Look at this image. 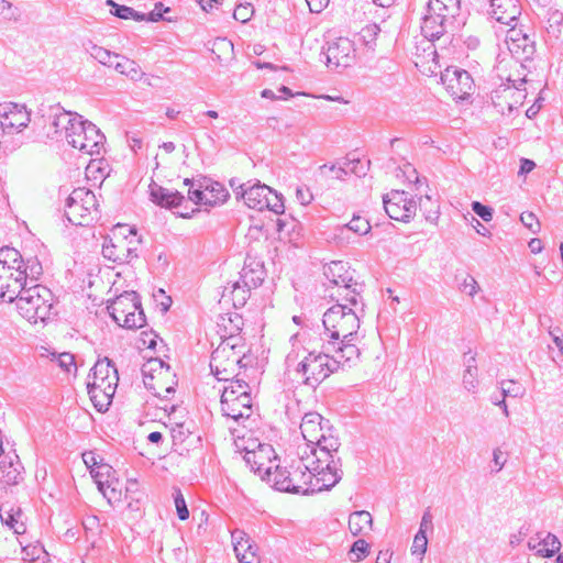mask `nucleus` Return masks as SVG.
Instances as JSON below:
<instances>
[{
  "label": "nucleus",
  "instance_id": "nucleus-29",
  "mask_svg": "<svg viewBox=\"0 0 563 563\" xmlns=\"http://www.w3.org/2000/svg\"><path fill=\"white\" fill-rule=\"evenodd\" d=\"M461 2L462 0H429L428 11L451 19L456 22V26L463 24L461 15Z\"/></svg>",
  "mask_w": 563,
  "mask_h": 563
},
{
  "label": "nucleus",
  "instance_id": "nucleus-49",
  "mask_svg": "<svg viewBox=\"0 0 563 563\" xmlns=\"http://www.w3.org/2000/svg\"><path fill=\"white\" fill-rule=\"evenodd\" d=\"M369 551V545L364 539L356 540L352 548L351 553L355 554V558H351V561L357 562L361 561Z\"/></svg>",
  "mask_w": 563,
  "mask_h": 563
},
{
  "label": "nucleus",
  "instance_id": "nucleus-46",
  "mask_svg": "<svg viewBox=\"0 0 563 563\" xmlns=\"http://www.w3.org/2000/svg\"><path fill=\"white\" fill-rule=\"evenodd\" d=\"M501 396L518 398L523 395V389L514 380H501L500 382Z\"/></svg>",
  "mask_w": 563,
  "mask_h": 563
},
{
  "label": "nucleus",
  "instance_id": "nucleus-50",
  "mask_svg": "<svg viewBox=\"0 0 563 563\" xmlns=\"http://www.w3.org/2000/svg\"><path fill=\"white\" fill-rule=\"evenodd\" d=\"M170 9L168 7H164L162 2H157L155 4L154 10H152L147 15L145 14V21L150 22H158L161 20L172 21L169 18H165L163 13L169 12Z\"/></svg>",
  "mask_w": 563,
  "mask_h": 563
},
{
  "label": "nucleus",
  "instance_id": "nucleus-57",
  "mask_svg": "<svg viewBox=\"0 0 563 563\" xmlns=\"http://www.w3.org/2000/svg\"><path fill=\"white\" fill-rule=\"evenodd\" d=\"M472 210L486 222H489L493 219V209L484 206L479 201L472 202Z\"/></svg>",
  "mask_w": 563,
  "mask_h": 563
},
{
  "label": "nucleus",
  "instance_id": "nucleus-37",
  "mask_svg": "<svg viewBox=\"0 0 563 563\" xmlns=\"http://www.w3.org/2000/svg\"><path fill=\"white\" fill-rule=\"evenodd\" d=\"M289 476L290 475H289L288 464L285 466H280L278 463H276V465L271 471V475H267L264 478V481H266L268 484L272 485V487H274L275 489H277L279 492L289 493L287 487L279 485L283 481L288 482ZM286 485H287V483H285V486Z\"/></svg>",
  "mask_w": 563,
  "mask_h": 563
},
{
  "label": "nucleus",
  "instance_id": "nucleus-5",
  "mask_svg": "<svg viewBox=\"0 0 563 563\" xmlns=\"http://www.w3.org/2000/svg\"><path fill=\"white\" fill-rule=\"evenodd\" d=\"M43 267L36 257L26 261L13 247L0 249V300L12 302L27 284L38 280Z\"/></svg>",
  "mask_w": 563,
  "mask_h": 563
},
{
  "label": "nucleus",
  "instance_id": "nucleus-17",
  "mask_svg": "<svg viewBox=\"0 0 563 563\" xmlns=\"http://www.w3.org/2000/svg\"><path fill=\"white\" fill-rule=\"evenodd\" d=\"M324 275L327 279L336 286V291L331 292V297L336 301L350 302L352 306H357L358 299H361V292L357 289V284L353 282L352 275L350 274L346 264L342 261L331 262L324 268Z\"/></svg>",
  "mask_w": 563,
  "mask_h": 563
},
{
  "label": "nucleus",
  "instance_id": "nucleus-33",
  "mask_svg": "<svg viewBox=\"0 0 563 563\" xmlns=\"http://www.w3.org/2000/svg\"><path fill=\"white\" fill-rule=\"evenodd\" d=\"M465 369L463 372L462 384L463 387L471 394L477 393L478 389V369L474 355L465 358Z\"/></svg>",
  "mask_w": 563,
  "mask_h": 563
},
{
  "label": "nucleus",
  "instance_id": "nucleus-6",
  "mask_svg": "<svg viewBox=\"0 0 563 563\" xmlns=\"http://www.w3.org/2000/svg\"><path fill=\"white\" fill-rule=\"evenodd\" d=\"M300 431L306 443L299 450H307L308 453H316L325 460L341 459L338 454L341 443L333 434L329 421L324 420L320 413L314 411L305 413Z\"/></svg>",
  "mask_w": 563,
  "mask_h": 563
},
{
  "label": "nucleus",
  "instance_id": "nucleus-38",
  "mask_svg": "<svg viewBox=\"0 0 563 563\" xmlns=\"http://www.w3.org/2000/svg\"><path fill=\"white\" fill-rule=\"evenodd\" d=\"M107 5L111 7V14L122 20L145 21V14L135 11L128 5L118 4L113 0H107Z\"/></svg>",
  "mask_w": 563,
  "mask_h": 563
},
{
  "label": "nucleus",
  "instance_id": "nucleus-35",
  "mask_svg": "<svg viewBox=\"0 0 563 563\" xmlns=\"http://www.w3.org/2000/svg\"><path fill=\"white\" fill-rule=\"evenodd\" d=\"M119 58L121 60L113 64L114 69L119 74L126 76L133 81H140L143 78L145 74L135 60L121 55Z\"/></svg>",
  "mask_w": 563,
  "mask_h": 563
},
{
  "label": "nucleus",
  "instance_id": "nucleus-44",
  "mask_svg": "<svg viewBox=\"0 0 563 563\" xmlns=\"http://www.w3.org/2000/svg\"><path fill=\"white\" fill-rule=\"evenodd\" d=\"M53 360H56L58 366L66 373H71L76 371L75 356L70 353H52Z\"/></svg>",
  "mask_w": 563,
  "mask_h": 563
},
{
  "label": "nucleus",
  "instance_id": "nucleus-28",
  "mask_svg": "<svg viewBox=\"0 0 563 563\" xmlns=\"http://www.w3.org/2000/svg\"><path fill=\"white\" fill-rule=\"evenodd\" d=\"M0 479L7 485H16L22 479V465L19 456L14 453L1 454Z\"/></svg>",
  "mask_w": 563,
  "mask_h": 563
},
{
  "label": "nucleus",
  "instance_id": "nucleus-13",
  "mask_svg": "<svg viewBox=\"0 0 563 563\" xmlns=\"http://www.w3.org/2000/svg\"><path fill=\"white\" fill-rule=\"evenodd\" d=\"M30 121L31 112L24 104L0 103V150L12 151L15 147L12 137L20 134Z\"/></svg>",
  "mask_w": 563,
  "mask_h": 563
},
{
  "label": "nucleus",
  "instance_id": "nucleus-30",
  "mask_svg": "<svg viewBox=\"0 0 563 563\" xmlns=\"http://www.w3.org/2000/svg\"><path fill=\"white\" fill-rule=\"evenodd\" d=\"M150 195L155 203L169 209L180 206L185 200L180 192L169 190L155 183L150 185Z\"/></svg>",
  "mask_w": 563,
  "mask_h": 563
},
{
  "label": "nucleus",
  "instance_id": "nucleus-3",
  "mask_svg": "<svg viewBox=\"0 0 563 563\" xmlns=\"http://www.w3.org/2000/svg\"><path fill=\"white\" fill-rule=\"evenodd\" d=\"M286 368L290 374L312 388L320 385L340 367H351L356 363L341 357L340 351H320L303 344L298 335L291 338V349L286 355Z\"/></svg>",
  "mask_w": 563,
  "mask_h": 563
},
{
  "label": "nucleus",
  "instance_id": "nucleus-8",
  "mask_svg": "<svg viewBox=\"0 0 563 563\" xmlns=\"http://www.w3.org/2000/svg\"><path fill=\"white\" fill-rule=\"evenodd\" d=\"M14 300L19 313L31 323L45 322L53 314V295L45 286H26Z\"/></svg>",
  "mask_w": 563,
  "mask_h": 563
},
{
  "label": "nucleus",
  "instance_id": "nucleus-14",
  "mask_svg": "<svg viewBox=\"0 0 563 563\" xmlns=\"http://www.w3.org/2000/svg\"><path fill=\"white\" fill-rule=\"evenodd\" d=\"M510 57H501L498 55L496 68L499 71V76H504V70H506L507 66L517 67L521 66L522 60L530 59L534 52V41L522 30V27H517L516 24L511 25L509 30H507L504 41Z\"/></svg>",
  "mask_w": 563,
  "mask_h": 563
},
{
  "label": "nucleus",
  "instance_id": "nucleus-62",
  "mask_svg": "<svg viewBox=\"0 0 563 563\" xmlns=\"http://www.w3.org/2000/svg\"><path fill=\"white\" fill-rule=\"evenodd\" d=\"M296 198L302 206H307L312 201V194L306 187H298Z\"/></svg>",
  "mask_w": 563,
  "mask_h": 563
},
{
  "label": "nucleus",
  "instance_id": "nucleus-25",
  "mask_svg": "<svg viewBox=\"0 0 563 563\" xmlns=\"http://www.w3.org/2000/svg\"><path fill=\"white\" fill-rule=\"evenodd\" d=\"M184 184L189 186L188 199L196 205L213 206L224 202L228 197L227 190L218 183L211 187H206L203 190L200 187L195 188V184L188 178L184 180Z\"/></svg>",
  "mask_w": 563,
  "mask_h": 563
},
{
  "label": "nucleus",
  "instance_id": "nucleus-31",
  "mask_svg": "<svg viewBox=\"0 0 563 563\" xmlns=\"http://www.w3.org/2000/svg\"><path fill=\"white\" fill-rule=\"evenodd\" d=\"M24 514L20 507L4 504L0 507V519L3 525L13 530L15 534H23L26 531L23 520Z\"/></svg>",
  "mask_w": 563,
  "mask_h": 563
},
{
  "label": "nucleus",
  "instance_id": "nucleus-34",
  "mask_svg": "<svg viewBox=\"0 0 563 563\" xmlns=\"http://www.w3.org/2000/svg\"><path fill=\"white\" fill-rule=\"evenodd\" d=\"M85 52L89 54L93 59L99 62L103 66L112 67L113 58H119L120 55L117 53H112L111 51L99 46L92 42H88L84 44Z\"/></svg>",
  "mask_w": 563,
  "mask_h": 563
},
{
  "label": "nucleus",
  "instance_id": "nucleus-42",
  "mask_svg": "<svg viewBox=\"0 0 563 563\" xmlns=\"http://www.w3.org/2000/svg\"><path fill=\"white\" fill-rule=\"evenodd\" d=\"M232 541L236 558L243 555V553H247L249 551H251V547L254 544L251 542L246 533L242 530H235L232 532Z\"/></svg>",
  "mask_w": 563,
  "mask_h": 563
},
{
  "label": "nucleus",
  "instance_id": "nucleus-55",
  "mask_svg": "<svg viewBox=\"0 0 563 563\" xmlns=\"http://www.w3.org/2000/svg\"><path fill=\"white\" fill-rule=\"evenodd\" d=\"M264 443L258 442L257 439H249L241 440V443H236V448L240 452H243L244 455H247L249 452H256L261 449Z\"/></svg>",
  "mask_w": 563,
  "mask_h": 563
},
{
  "label": "nucleus",
  "instance_id": "nucleus-1",
  "mask_svg": "<svg viewBox=\"0 0 563 563\" xmlns=\"http://www.w3.org/2000/svg\"><path fill=\"white\" fill-rule=\"evenodd\" d=\"M364 305L360 299L357 306L340 300L329 308L322 319L323 347L327 351H340L341 357L347 358L349 363H357L361 356L358 344L364 339V334L360 333Z\"/></svg>",
  "mask_w": 563,
  "mask_h": 563
},
{
  "label": "nucleus",
  "instance_id": "nucleus-4",
  "mask_svg": "<svg viewBox=\"0 0 563 563\" xmlns=\"http://www.w3.org/2000/svg\"><path fill=\"white\" fill-rule=\"evenodd\" d=\"M49 129L55 136H63L69 145L86 155H99L104 145V135L90 121L76 112L62 108L52 109Z\"/></svg>",
  "mask_w": 563,
  "mask_h": 563
},
{
  "label": "nucleus",
  "instance_id": "nucleus-36",
  "mask_svg": "<svg viewBox=\"0 0 563 563\" xmlns=\"http://www.w3.org/2000/svg\"><path fill=\"white\" fill-rule=\"evenodd\" d=\"M251 288H247L241 279L228 283V285L224 287L223 296L231 295V300L234 307H242L246 303V300L249 298V292Z\"/></svg>",
  "mask_w": 563,
  "mask_h": 563
},
{
  "label": "nucleus",
  "instance_id": "nucleus-39",
  "mask_svg": "<svg viewBox=\"0 0 563 563\" xmlns=\"http://www.w3.org/2000/svg\"><path fill=\"white\" fill-rule=\"evenodd\" d=\"M561 548V542L555 534L548 533L543 540H541L538 545L533 547L537 549V553L542 558H551L556 552H559Z\"/></svg>",
  "mask_w": 563,
  "mask_h": 563
},
{
  "label": "nucleus",
  "instance_id": "nucleus-53",
  "mask_svg": "<svg viewBox=\"0 0 563 563\" xmlns=\"http://www.w3.org/2000/svg\"><path fill=\"white\" fill-rule=\"evenodd\" d=\"M82 461L86 464V466L90 470V473L95 478L96 472L99 470V466H101L103 463L98 461L97 454L92 451L82 453Z\"/></svg>",
  "mask_w": 563,
  "mask_h": 563
},
{
  "label": "nucleus",
  "instance_id": "nucleus-47",
  "mask_svg": "<svg viewBox=\"0 0 563 563\" xmlns=\"http://www.w3.org/2000/svg\"><path fill=\"white\" fill-rule=\"evenodd\" d=\"M44 552V549L40 544H27L22 547V559L24 561L33 562L41 558V554Z\"/></svg>",
  "mask_w": 563,
  "mask_h": 563
},
{
  "label": "nucleus",
  "instance_id": "nucleus-18",
  "mask_svg": "<svg viewBox=\"0 0 563 563\" xmlns=\"http://www.w3.org/2000/svg\"><path fill=\"white\" fill-rule=\"evenodd\" d=\"M454 24H456V22L453 20L440 16L439 14L429 12L427 10V14L423 16L421 23V33L424 37V41L421 42V45H423V58L427 62H435L438 53L433 41L439 40L448 32V29L453 27Z\"/></svg>",
  "mask_w": 563,
  "mask_h": 563
},
{
  "label": "nucleus",
  "instance_id": "nucleus-63",
  "mask_svg": "<svg viewBox=\"0 0 563 563\" xmlns=\"http://www.w3.org/2000/svg\"><path fill=\"white\" fill-rule=\"evenodd\" d=\"M430 529H432V515H431L430 510L428 509L422 515L420 527H419L418 531H422V533L427 534V531Z\"/></svg>",
  "mask_w": 563,
  "mask_h": 563
},
{
  "label": "nucleus",
  "instance_id": "nucleus-26",
  "mask_svg": "<svg viewBox=\"0 0 563 563\" xmlns=\"http://www.w3.org/2000/svg\"><path fill=\"white\" fill-rule=\"evenodd\" d=\"M490 15L500 24L514 25L521 14L519 0H489Z\"/></svg>",
  "mask_w": 563,
  "mask_h": 563
},
{
  "label": "nucleus",
  "instance_id": "nucleus-58",
  "mask_svg": "<svg viewBox=\"0 0 563 563\" xmlns=\"http://www.w3.org/2000/svg\"><path fill=\"white\" fill-rule=\"evenodd\" d=\"M349 168H350L349 164H345V161L340 166H336V165L328 166L325 164L320 166V170L322 173H325V170L332 172V173H334V177L336 179H343V177L349 174Z\"/></svg>",
  "mask_w": 563,
  "mask_h": 563
},
{
  "label": "nucleus",
  "instance_id": "nucleus-22",
  "mask_svg": "<svg viewBox=\"0 0 563 563\" xmlns=\"http://www.w3.org/2000/svg\"><path fill=\"white\" fill-rule=\"evenodd\" d=\"M441 79L448 92L454 99L464 100L474 89V80L464 69L446 68Z\"/></svg>",
  "mask_w": 563,
  "mask_h": 563
},
{
  "label": "nucleus",
  "instance_id": "nucleus-10",
  "mask_svg": "<svg viewBox=\"0 0 563 563\" xmlns=\"http://www.w3.org/2000/svg\"><path fill=\"white\" fill-rule=\"evenodd\" d=\"M114 239H106L102 244V255L113 263H130L139 256L140 239L136 230L126 224H118Z\"/></svg>",
  "mask_w": 563,
  "mask_h": 563
},
{
  "label": "nucleus",
  "instance_id": "nucleus-54",
  "mask_svg": "<svg viewBox=\"0 0 563 563\" xmlns=\"http://www.w3.org/2000/svg\"><path fill=\"white\" fill-rule=\"evenodd\" d=\"M174 499H175V506H176L178 518L180 520L188 519L189 511H188L185 498H184L183 494L180 493V490L176 492Z\"/></svg>",
  "mask_w": 563,
  "mask_h": 563
},
{
  "label": "nucleus",
  "instance_id": "nucleus-60",
  "mask_svg": "<svg viewBox=\"0 0 563 563\" xmlns=\"http://www.w3.org/2000/svg\"><path fill=\"white\" fill-rule=\"evenodd\" d=\"M506 462H507V460L504 456V452L499 448L494 449L493 463H494L495 468L493 471L495 473H499L504 468Z\"/></svg>",
  "mask_w": 563,
  "mask_h": 563
},
{
  "label": "nucleus",
  "instance_id": "nucleus-40",
  "mask_svg": "<svg viewBox=\"0 0 563 563\" xmlns=\"http://www.w3.org/2000/svg\"><path fill=\"white\" fill-rule=\"evenodd\" d=\"M240 279L247 288H256L264 279V272L258 264L257 268L243 267Z\"/></svg>",
  "mask_w": 563,
  "mask_h": 563
},
{
  "label": "nucleus",
  "instance_id": "nucleus-59",
  "mask_svg": "<svg viewBox=\"0 0 563 563\" xmlns=\"http://www.w3.org/2000/svg\"><path fill=\"white\" fill-rule=\"evenodd\" d=\"M345 164H349V174L362 176L366 174V164L358 158H347Z\"/></svg>",
  "mask_w": 563,
  "mask_h": 563
},
{
  "label": "nucleus",
  "instance_id": "nucleus-21",
  "mask_svg": "<svg viewBox=\"0 0 563 563\" xmlns=\"http://www.w3.org/2000/svg\"><path fill=\"white\" fill-rule=\"evenodd\" d=\"M355 44L349 37L340 36L328 41L325 57L328 66L349 67L356 56Z\"/></svg>",
  "mask_w": 563,
  "mask_h": 563
},
{
  "label": "nucleus",
  "instance_id": "nucleus-20",
  "mask_svg": "<svg viewBox=\"0 0 563 563\" xmlns=\"http://www.w3.org/2000/svg\"><path fill=\"white\" fill-rule=\"evenodd\" d=\"M383 202L390 219L406 222L416 214L417 205L405 191L394 190L383 198Z\"/></svg>",
  "mask_w": 563,
  "mask_h": 563
},
{
  "label": "nucleus",
  "instance_id": "nucleus-51",
  "mask_svg": "<svg viewBox=\"0 0 563 563\" xmlns=\"http://www.w3.org/2000/svg\"><path fill=\"white\" fill-rule=\"evenodd\" d=\"M253 12L254 10L251 3L239 4L233 12V16L236 21L245 23L252 18Z\"/></svg>",
  "mask_w": 563,
  "mask_h": 563
},
{
  "label": "nucleus",
  "instance_id": "nucleus-27",
  "mask_svg": "<svg viewBox=\"0 0 563 563\" xmlns=\"http://www.w3.org/2000/svg\"><path fill=\"white\" fill-rule=\"evenodd\" d=\"M525 93L515 85L512 87L506 86L495 92L493 102L498 111L503 114H510L514 109L522 104Z\"/></svg>",
  "mask_w": 563,
  "mask_h": 563
},
{
  "label": "nucleus",
  "instance_id": "nucleus-52",
  "mask_svg": "<svg viewBox=\"0 0 563 563\" xmlns=\"http://www.w3.org/2000/svg\"><path fill=\"white\" fill-rule=\"evenodd\" d=\"M520 221L532 233H538L540 231V222L533 212H522L520 216Z\"/></svg>",
  "mask_w": 563,
  "mask_h": 563
},
{
  "label": "nucleus",
  "instance_id": "nucleus-16",
  "mask_svg": "<svg viewBox=\"0 0 563 563\" xmlns=\"http://www.w3.org/2000/svg\"><path fill=\"white\" fill-rule=\"evenodd\" d=\"M99 214L95 194L87 188H76L66 200L65 216L74 225H87Z\"/></svg>",
  "mask_w": 563,
  "mask_h": 563
},
{
  "label": "nucleus",
  "instance_id": "nucleus-23",
  "mask_svg": "<svg viewBox=\"0 0 563 563\" xmlns=\"http://www.w3.org/2000/svg\"><path fill=\"white\" fill-rule=\"evenodd\" d=\"M95 482L109 504H115L122 500L123 485L115 477V471L111 465L102 464L99 466V470L95 474Z\"/></svg>",
  "mask_w": 563,
  "mask_h": 563
},
{
  "label": "nucleus",
  "instance_id": "nucleus-2",
  "mask_svg": "<svg viewBox=\"0 0 563 563\" xmlns=\"http://www.w3.org/2000/svg\"><path fill=\"white\" fill-rule=\"evenodd\" d=\"M289 478L286 487L292 494H314L329 490L342 478L341 459L325 460L307 450H299L298 459L289 464ZM279 485L285 487V481Z\"/></svg>",
  "mask_w": 563,
  "mask_h": 563
},
{
  "label": "nucleus",
  "instance_id": "nucleus-9",
  "mask_svg": "<svg viewBox=\"0 0 563 563\" xmlns=\"http://www.w3.org/2000/svg\"><path fill=\"white\" fill-rule=\"evenodd\" d=\"M238 322L230 331L229 339L221 342V344L212 352L210 360V368L212 374L218 380L231 382L236 375V368L243 360L241 351H236V344L232 342L234 333L241 330L239 323L241 318L238 313L229 317L231 323Z\"/></svg>",
  "mask_w": 563,
  "mask_h": 563
},
{
  "label": "nucleus",
  "instance_id": "nucleus-12",
  "mask_svg": "<svg viewBox=\"0 0 563 563\" xmlns=\"http://www.w3.org/2000/svg\"><path fill=\"white\" fill-rule=\"evenodd\" d=\"M250 386L243 379L231 380L223 387L221 410L223 416L235 422L249 419L253 412Z\"/></svg>",
  "mask_w": 563,
  "mask_h": 563
},
{
  "label": "nucleus",
  "instance_id": "nucleus-61",
  "mask_svg": "<svg viewBox=\"0 0 563 563\" xmlns=\"http://www.w3.org/2000/svg\"><path fill=\"white\" fill-rule=\"evenodd\" d=\"M256 551H257V548L255 544H253L251 547V551H249L247 553H243V555L238 558L239 562L240 563H261Z\"/></svg>",
  "mask_w": 563,
  "mask_h": 563
},
{
  "label": "nucleus",
  "instance_id": "nucleus-41",
  "mask_svg": "<svg viewBox=\"0 0 563 563\" xmlns=\"http://www.w3.org/2000/svg\"><path fill=\"white\" fill-rule=\"evenodd\" d=\"M380 29L377 24H367L357 34V41L368 49H374Z\"/></svg>",
  "mask_w": 563,
  "mask_h": 563
},
{
  "label": "nucleus",
  "instance_id": "nucleus-48",
  "mask_svg": "<svg viewBox=\"0 0 563 563\" xmlns=\"http://www.w3.org/2000/svg\"><path fill=\"white\" fill-rule=\"evenodd\" d=\"M427 545H428L427 534L422 533V531H418L416 533L413 542H412L411 553L413 555L418 554V555L422 556L427 551Z\"/></svg>",
  "mask_w": 563,
  "mask_h": 563
},
{
  "label": "nucleus",
  "instance_id": "nucleus-7",
  "mask_svg": "<svg viewBox=\"0 0 563 563\" xmlns=\"http://www.w3.org/2000/svg\"><path fill=\"white\" fill-rule=\"evenodd\" d=\"M118 382V371L109 358L99 360L95 364L89 375L87 388L98 411L108 410L115 394Z\"/></svg>",
  "mask_w": 563,
  "mask_h": 563
},
{
  "label": "nucleus",
  "instance_id": "nucleus-56",
  "mask_svg": "<svg viewBox=\"0 0 563 563\" xmlns=\"http://www.w3.org/2000/svg\"><path fill=\"white\" fill-rule=\"evenodd\" d=\"M460 289L470 297H474L478 292V284L474 277L467 275L460 284Z\"/></svg>",
  "mask_w": 563,
  "mask_h": 563
},
{
  "label": "nucleus",
  "instance_id": "nucleus-11",
  "mask_svg": "<svg viewBox=\"0 0 563 563\" xmlns=\"http://www.w3.org/2000/svg\"><path fill=\"white\" fill-rule=\"evenodd\" d=\"M230 186L236 198L241 197L251 209L258 211L267 209L276 214H280L285 210L282 196L266 185L247 183L235 186V181L231 180Z\"/></svg>",
  "mask_w": 563,
  "mask_h": 563
},
{
  "label": "nucleus",
  "instance_id": "nucleus-32",
  "mask_svg": "<svg viewBox=\"0 0 563 563\" xmlns=\"http://www.w3.org/2000/svg\"><path fill=\"white\" fill-rule=\"evenodd\" d=\"M372 515L366 510L354 511L349 517V530L352 536H364L372 530Z\"/></svg>",
  "mask_w": 563,
  "mask_h": 563
},
{
  "label": "nucleus",
  "instance_id": "nucleus-24",
  "mask_svg": "<svg viewBox=\"0 0 563 563\" xmlns=\"http://www.w3.org/2000/svg\"><path fill=\"white\" fill-rule=\"evenodd\" d=\"M243 459L250 468L255 474H258L263 481L267 475H271V471L278 461L275 450L271 444H263L256 452H249L247 455H243Z\"/></svg>",
  "mask_w": 563,
  "mask_h": 563
},
{
  "label": "nucleus",
  "instance_id": "nucleus-15",
  "mask_svg": "<svg viewBox=\"0 0 563 563\" xmlns=\"http://www.w3.org/2000/svg\"><path fill=\"white\" fill-rule=\"evenodd\" d=\"M114 322L126 329H139L145 323L141 301L135 291H125L107 307Z\"/></svg>",
  "mask_w": 563,
  "mask_h": 563
},
{
  "label": "nucleus",
  "instance_id": "nucleus-64",
  "mask_svg": "<svg viewBox=\"0 0 563 563\" xmlns=\"http://www.w3.org/2000/svg\"><path fill=\"white\" fill-rule=\"evenodd\" d=\"M309 10L313 13L321 12L329 3L330 0H306Z\"/></svg>",
  "mask_w": 563,
  "mask_h": 563
},
{
  "label": "nucleus",
  "instance_id": "nucleus-43",
  "mask_svg": "<svg viewBox=\"0 0 563 563\" xmlns=\"http://www.w3.org/2000/svg\"><path fill=\"white\" fill-rule=\"evenodd\" d=\"M345 230L352 231L360 235H364L371 231V224L366 219L355 216L347 224L341 229L342 232Z\"/></svg>",
  "mask_w": 563,
  "mask_h": 563
},
{
  "label": "nucleus",
  "instance_id": "nucleus-45",
  "mask_svg": "<svg viewBox=\"0 0 563 563\" xmlns=\"http://www.w3.org/2000/svg\"><path fill=\"white\" fill-rule=\"evenodd\" d=\"M234 46L231 41L225 37H218L212 43V53L217 56L218 59L221 58V54L233 53Z\"/></svg>",
  "mask_w": 563,
  "mask_h": 563
},
{
  "label": "nucleus",
  "instance_id": "nucleus-19",
  "mask_svg": "<svg viewBox=\"0 0 563 563\" xmlns=\"http://www.w3.org/2000/svg\"><path fill=\"white\" fill-rule=\"evenodd\" d=\"M168 366L158 358L150 360L142 368L144 386L156 397L168 398L175 391L173 386H165L163 380L168 376Z\"/></svg>",
  "mask_w": 563,
  "mask_h": 563
}]
</instances>
